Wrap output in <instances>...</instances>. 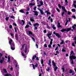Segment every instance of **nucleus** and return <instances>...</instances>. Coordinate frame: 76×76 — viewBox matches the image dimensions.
<instances>
[{
    "instance_id": "nucleus-45",
    "label": "nucleus",
    "mask_w": 76,
    "mask_h": 76,
    "mask_svg": "<svg viewBox=\"0 0 76 76\" xmlns=\"http://www.w3.org/2000/svg\"><path fill=\"white\" fill-rule=\"evenodd\" d=\"M71 14V12L70 11H68V14L69 15H70Z\"/></svg>"
},
{
    "instance_id": "nucleus-4",
    "label": "nucleus",
    "mask_w": 76,
    "mask_h": 76,
    "mask_svg": "<svg viewBox=\"0 0 76 76\" xmlns=\"http://www.w3.org/2000/svg\"><path fill=\"white\" fill-rule=\"evenodd\" d=\"M53 34L56 35V36L58 38H61V36H60L59 34H58V33H56V31L53 32Z\"/></svg>"
},
{
    "instance_id": "nucleus-10",
    "label": "nucleus",
    "mask_w": 76,
    "mask_h": 76,
    "mask_svg": "<svg viewBox=\"0 0 76 76\" xmlns=\"http://www.w3.org/2000/svg\"><path fill=\"white\" fill-rule=\"evenodd\" d=\"M45 13H47V15H51V13L50 12H48V11L46 10L44 12Z\"/></svg>"
},
{
    "instance_id": "nucleus-48",
    "label": "nucleus",
    "mask_w": 76,
    "mask_h": 76,
    "mask_svg": "<svg viewBox=\"0 0 76 76\" xmlns=\"http://www.w3.org/2000/svg\"><path fill=\"white\" fill-rule=\"evenodd\" d=\"M51 45H50H50H48V47H49V48H51Z\"/></svg>"
},
{
    "instance_id": "nucleus-18",
    "label": "nucleus",
    "mask_w": 76,
    "mask_h": 76,
    "mask_svg": "<svg viewBox=\"0 0 76 76\" xmlns=\"http://www.w3.org/2000/svg\"><path fill=\"white\" fill-rule=\"evenodd\" d=\"M65 31H66V29H63L61 30V32H63Z\"/></svg>"
},
{
    "instance_id": "nucleus-57",
    "label": "nucleus",
    "mask_w": 76,
    "mask_h": 76,
    "mask_svg": "<svg viewBox=\"0 0 76 76\" xmlns=\"http://www.w3.org/2000/svg\"><path fill=\"white\" fill-rule=\"evenodd\" d=\"M37 9V7H35L34 8V10H36V9Z\"/></svg>"
},
{
    "instance_id": "nucleus-28",
    "label": "nucleus",
    "mask_w": 76,
    "mask_h": 76,
    "mask_svg": "<svg viewBox=\"0 0 76 76\" xmlns=\"http://www.w3.org/2000/svg\"><path fill=\"white\" fill-rule=\"evenodd\" d=\"M21 22H23V25H25V21L23 20H22Z\"/></svg>"
},
{
    "instance_id": "nucleus-32",
    "label": "nucleus",
    "mask_w": 76,
    "mask_h": 76,
    "mask_svg": "<svg viewBox=\"0 0 76 76\" xmlns=\"http://www.w3.org/2000/svg\"><path fill=\"white\" fill-rule=\"evenodd\" d=\"M68 22H69V21H68V20H66V21L65 24V26H66L67 25V23H68Z\"/></svg>"
},
{
    "instance_id": "nucleus-36",
    "label": "nucleus",
    "mask_w": 76,
    "mask_h": 76,
    "mask_svg": "<svg viewBox=\"0 0 76 76\" xmlns=\"http://www.w3.org/2000/svg\"><path fill=\"white\" fill-rule=\"evenodd\" d=\"M29 25H27L25 27V28H29Z\"/></svg>"
},
{
    "instance_id": "nucleus-46",
    "label": "nucleus",
    "mask_w": 76,
    "mask_h": 76,
    "mask_svg": "<svg viewBox=\"0 0 76 76\" xmlns=\"http://www.w3.org/2000/svg\"><path fill=\"white\" fill-rule=\"evenodd\" d=\"M62 52H66V50H64V49H62Z\"/></svg>"
},
{
    "instance_id": "nucleus-55",
    "label": "nucleus",
    "mask_w": 76,
    "mask_h": 76,
    "mask_svg": "<svg viewBox=\"0 0 76 76\" xmlns=\"http://www.w3.org/2000/svg\"><path fill=\"white\" fill-rule=\"evenodd\" d=\"M43 32L45 34V33H46V32H47V30H44L43 31Z\"/></svg>"
},
{
    "instance_id": "nucleus-38",
    "label": "nucleus",
    "mask_w": 76,
    "mask_h": 76,
    "mask_svg": "<svg viewBox=\"0 0 76 76\" xmlns=\"http://www.w3.org/2000/svg\"><path fill=\"white\" fill-rule=\"evenodd\" d=\"M3 61L2 60H0V63H1L2 64L3 63Z\"/></svg>"
},
{
    "instance_id": "nucleus-15",
    "label": "nucleus",
    "mask_w": 76,
    "mask_h": 76,
    "mask_svg": "<svg viewBox=\"0 0 76 76\" xmlns=\"http://www.w3.org/2000/svg\"><path fill=\"white\" fill-rule=\"evenodd\" d=\"M70 54H70V56H72V54H73L74 56H75V53H74L73 51H71Z\"/></svg>"
},
{
    "instance_id": "nucleus-61",
    "label": "nucleus",
    "mask_w": 76,
    "mask_h": 76,
    "mask_svg": "<svg viewBox=\"0 0 76 76\" xmlns=\"http://www.w3.org/2000/svg\"><path fill=\"white\" fill-rule=\"evenodd\" d=\"M57 49H58V47H56V48H55V51H56L57 50Z\"/></svg>"
},
{
    "instance_id": "nucleus-37",
    "label": "nucleus",
    "mask_w": 76,
    "mask_h": 76,
    "mask_svg": "<svg viewBox=\"0 0 76 76\" xmlns=\"http://www.w3.org/2000/svg\"><path fill=\"white\" fill-rule=\"evenodd\" d=\"M72 12H76V10H75V9H73L72 10Z\"/></svg>"
},
{
    "instance_id": "nucleus-30",
    "label": "nucleus",
    "mask_w": 76,
    "mask_h": 76,
    "mask_svg": "<svg viewBox=\"0 0 76 76\" xmlns=\"http://www.w3.org/2000/svg\"><path fill=\"white\" fill-rule=\"evenodd\" d=\"M55 26V25L54 24L52 26V28H53V29H54V30L56 28L55 27H54Z\"/></svg>"
},
{
    "instance_id": "nucleus-39",
    "label": "nucleus",
    "mask_w": 76,
    "mask_h": 76,
    "mask_svg": "<svg viewBox=\"0 0 76 76\" xmlns=\"http://www.w3.org/2000/svg\"><path fill=\"white\" fill-rule=\"evenodd\" d=\"M44 63V61L43 60V59H42L41 60V64H42Z\"/></svg>"
},
{
    "instance_id": "nucleus-34",
    "label": "nucleus",
    "mask_w": 76,
    "mask_h": 76,
    "mask_svg": "<svg viewBox=\"0 0 76 76\" xmlns=\"http://www.w3.org/2000/svg\"><path fill=\"white\" fill-rule=\"evenodd\" d=\"M39 3H40V5H41V6L43 5V2L42 1H40Z\"/></svg>"
},
{
    "instance_id": "nucleus-7",
    "label": "nucleus",
    "mask_w": 76,
    "mask_h": 76,
    "mask_svg": "<svg viewBox=\"0 0 76 76\" xmlns=\"http://www.w3.org/2000/svg\"><path fill=\"white\" fill-rule=\"evenodd\" d=\"M28 35L29 36H31V35H32V36H34V34H32V32L30 31H28Z\"/></svg>"
},
{
    "instance_id": "nucleus-62",
    "label": "nucleus",
    "mask_w": 76,
    "mask_h": 76,
    "mask_svg": "<svg viewBox=\"0 0 76 76\" xmlns=\"http://www.w3.org/2000/svg\"><path fill=\"white\" fill-rule=\"evenodd\" d=\"M29 14V12H26V15H28Z\"/></svg>"
},
{
    "instance_id": "nucleus-21",
    "label": "nucleus",
    "mask_w": 76,
    "mask_h": 76,
    "mask_svg": "<svg viewBox=\"0 0 76 76\" xmlns=\"http://www.w3.org/2000/svg\"><path fill=\"white\" fill-rule=\"evenodd\" d=\"M3 70L5 73H7V71L6 69H3Z\"/></svg>"
},
{
    "instance_id": "nucleus-40",
    "label": "nucleus",
    "mask_w": 76,
    "mask_h": 76,
    "mask_svg": "<svg viewBox=\"0 0 76 76\" xmlns=\"http://www.w3.org/2000/svg\"><path fill=\"white\" fill-rule=\"evenodd\" d=\"M3 53H0V58H1V57H2V56H3Z\"/></svg>"
},
{
    "instance_id": "nucleus-24",
    "label": "nucleus",
    "mask_w": 76,
    "mask_h": 76,
    "mask_svg": "<svg viewBox=\"0 0 76 76\" xmlns=\"http://www.w3.org/2000/svg\"><path fill=\"white\" fill-rule=\"evenodd\" d=\"M46 28H48V29H50L51 27L48 26V25L47 26Z\"/></svg>"
},
{
    "instance_id": "nucleus-1",
    "label": "nucleus",
    "mask_w": 76,
    "mask_h": 76,
    "mask_svg": "<svg viewBox=\"0 0 76 76\" xmlns=\"http://www.w3.org/2000/svg\"><path fill=\"white\" fill-rule=\"evenodd\" d=\"M39 24H38V23H35L34 25H33V26L34 27V29L35 30H37L38 29V27H36V26H39Z\"/></svg>"
},
{
    "instance_id": "nucleus-52",
    "label": "nucleus",
    "mask_w": 76,
    "mask_h": 76,
    "mask_svg": "<svg viewBox=\"0 0 76 76\" xmlns=\"http://www.w3.org/2000/svg\"><path fill=\"white\" fill-rule=\"evenodd\" d=\"M13 25H14V26H17V25L16 24V23H13Z\"/></svg>"
},
{
    "instance_id": "nucleus-29",
    "label": "nucleus",
    "mask_w": 76,
    "mask_h": 76,
    "mask_svg": "<svg viewBox=\"0 0 76 76\" xmlns=\"http://www.w3.org/2000/svg\"><path fill=\"white\" fill-rule=\"evenodd\" d=\"M47 71H48V72H49L50 70V69L49 67H47V69H46Z\"/></svg>"
},
{
    "instance_id": "nucleus-35",
    "label": "nucleus",
    "mask_w": 76,
    "mask_h": 76,
    "mask_svg": "<svg viewBox=\"0 0 76 76\" xmlns=\"http://www.w3.org/2000/svg\"><path fill=\"white\" fill-rule=\"evenodd\" d=\"M9 17L6 18H5L6 20L7 21L8 20H9Z\"/></svg>"
},
{
    "instance_id": "nucleus-17",
    "label": "nucleus",
    "mask_w": 76,
    "mask_h": 76,
    "mask_svg": "<svg viewBox=\"0 0 76 76\" xmlns=\"http://www.w3.org/2000/svg\"><path fill=\"white\" fill-rule=\"evenodd\" d=\"M35 58H37V56L35 55H34L33 58H32V60H35Z\"/></svg>"
},
{
    "instance_id": "nucleus-33",
    "label": "nucleus",
    "mask_w": 76,
    "mask_h": 76,
    "mask_svg": "<svg viewBox=\"0 0 76 76\" xmlns=\"http://www.w3.org/2000/svg\"><path fill=\"white\" fill-rule=\"evenodd\" d=\"M14 47H11V50H15V48Z\"/></svg>"
},
{
    "instance_id": "nucleus-60",
    "label": "nucleus",
    "mask_w": 76,
    "mask_h": 76,
    "mask_svg": "<svg viewBox=\"0 0 76 76\" xmlns=\"http://www.w3.org/2000/svg\"><path fill=\"white\" fill-rule=\"evenodd\" d=\"M74 7L76 9V5L75 4H73Z\"/></svg>"
},
{
    "instance_id": "nucleus-51",
    "label": "nucleus",
    "mask_w": 76,
    "mask_h": 76,
    "mask_svg": "<svg viewBox=\"0 0 76 76\" xmlns=\"http://www.w3.org/2000/svg\"><path fill=\"white\" fill-rule=\"evenodd\" d=\"M44 47H45L46 48H47V44H45L44 45Z\"/></svg>"
},
{
    "instance_id": "nucleus-56",
    "label": "nucleus",
    "mask_w": 76,
    "mask_h": 76,
    "mask_svg": "<svg viewBox=\"0 0 76 76\" xmlns=\"http://www.w3.org/2000/svg\"><path fill=\"white\" fill-rule=\"evenodd\" d=\"M72 46H73V47H75V43H72Z\"/></svg>"
},
{
    "instance_id": "nucleus-19",
    "label": "nucleus",
    "mask_w": 76,
    "mask_h": 76,
    "mask_svg": "<svg viewBox=\"0 0 76 76\" xmlns=\"http://www.w3.org/2000/svg\"><path fill=\"white\" fill-rule=\"evenodd\" d=\"M19 12H20V13H24V11L23 10H20L19 11Z\"/></svg>"
},
{
    "instance_id": "nucleus-42",
    "label": "nucleus",
    "mask_w": 76,
    "mask_h": 76,
    "mask_svg": "<svg viewBox=\"0 0 76 76\" xmlns=\"http://www.w3.org/2000/svg\"><path fill=\"white\" fill-rule=\"evenodd\" d=\"M32 39H33V41H34V42H35V38H34L33 37H32Z\"/></svg>"
},
{
    "instance_id": "nucleus-26",
    "label": "nucleus",
    "mask_w": 76,
    "mask_h": 76,
    "mask_svg": "<svg viewBox=\"0 0 76 76\" xmlns=\"http://www.w3.org/2000/svg\"><path fill=\"white\" fill-rule=\"evenodd\" d=\"M35 3H34V4H32L31 3H30L29 4V6H34V5H35Z\"/></svg>"
},
{
    "instance_id": "nucleus-53",
    "label": "nucleus",
    "mask_w": 76,
    "mask_h": 76,
    "mask_svg": "<svg viewBox=\"0 0 76 76\" xmlns=\"http://www.w3.org/2000/svg\"><path fill=\"white\" fill-rule=\"evenodd\" d=\"M42 24H43V25H45V22H42Z\"/></svg>"
},
{
    "instance_id": "nucleus-58",
    "label": "nucleus",
    "mask_w": 76,
    "mask_h": 76,
    "mask_svg": "<svg viewBox=\"0 0 76 76\" xmlns=\"http://www.w3.org/2000/svg\"><path fill=\"white\" fill-rule=\"evenodd\" d=\"M72 18H74V19H76V16L75 15L72 16Z\"/></svg>"
},
{
    "instance_id": "nucleus-20",
    "label": "nucleus",
    "mask_w": 76,
    "mask_h": 76,
    "mask_svg": "<svg viewBox=\"0 0 76 76\" xmlns=\"http://www.w3.org/2000/svg\"><path fill=\"white\" fill-rule=\"evenodd\" d=\"M69 73H73V72H74V71H73L72 69H70L69 70Z\"/></svg>"
},
{
    "instance_id": "nucleus-13",
    "label": "nucleus",
    "mask_w": 76,
    "mask_h": 76,
    "mask_svg": "<svg viewBox=\"0 0 76 76\" xmlns=\"http://www.w3.org/2000/svg\"><path fill=\"white\" fill-rule=\"evenodd\" d=\"M51 59H50L49 60V62L48 63V64L50 66H52L51 64Z\"/></svg>"
},
{
    "instance_id": "nucleus-9",
    "label": "nucleus",
    "mask_w": 76,
    "mask_h": 76,
    "mask_svg": "<svg viewBox=\"0 0 76 76\" xmlns=\"http://www.w3.org/2000/svg\"><path fill=\"white\" fill-rule=\"evenodd\" d=\"M75 27H76V25L75 24H74L72 26V28L74 31H75V30H76V28H75Z\"/></svg>"
},
{
    "instance_id": "nucleus-12",
    "label": "nucleus",
    "mask_w": 76,
    "mask_h": 76,
    "mask_svg": "<svg viewBox=\"0 0 76 76\" xmlns=\"http://www.w3.org/2000/svg\"><path fill=\"white\" fill-rule=\"evenodd\" d=\"M71 27H70L69 28H67L66 30V32H69V31H70V30H71Z\"/></svg>"
},
{
    "instance_id": "nucleus-59",
    "label": "nucleus",
    "mask_w": 76,
    "mask_h": 76,
    "mask_svg": "<svg viewBox=\"0 0 76 76\" xmlns=\"http://www.w3.org/2000/svg\"><path fill=\"white\" fill-rule=\"evenodd\" d=\"M61 26L60 25L58 26H57L58 28H61Z\"/></svg>"
},
{
    "instance_id": "nucleus-22",
    "label": "nucleus",
    "mask_w": 76,
    "mask_h": 76,
    "mask_svg": "<svg viewBox=\"0 0 76 76\" xmlns=\"http://www.w3.org/2000/svg\"><path fill=\"white\" fill-rule=\"evenodd\" d=\"M64 44V40H61V42L60 43V44L61 45V44Z\"/></svg>"
},
{
    "instance_id": "nucleus-27",
    "label": "nucleus",
    "mask_w": 76,
    "mask_h": 76,
    "mask_svg": "<svg viewBox=\"0 0 76 76\" xmlns=\"http://www.w3.org/2000/svg\"><path fill=\"white\" fill-rule=\"evenodd\" d=\"M30 20L31 21V22H34V19L32 18H30Z\"/></svg>"
},
{
    "instance_id": "nucleus-11",
    "label": "nucleus",
    "mask_w": 76,
    "mask_h": 76,
    "mask_svg": "<svg viewBox=\"0 0 76 76\" xmlns=\"http://www.w3.org/2000/svg\"><path fill=\"white\" fill-rule=\"evenodd\" d=\"M11 47H15V43H12L11 44H10Z\"/></svg>"
},
{
    "instance_id": "nucleus-50",
    "label": "nucleus",
    "mask_w": 76,
    "mask_h": 76,
    "mask_svg": "<svg viewBox=\"0 0 76 76\" xmlns=\"http://www.w3.org/2000/svg\"><path fill=\"white\" fill-rule=\"evenodd\" d=\"M56 10L58 12H60V10L58 9V8H56Z\"/></svg>"
},
{
    "instance_id": "nucleus-49",
    "label": "nucleus",
    "mask_w": 76,
    "mask_h": 76,
    "mask_svg": "<svg viewBox=\"0 0 76 76\" xmlns=\"http://www.w3.org/2000/svg\"><path fill=\"white\" fill-rule=\"evenodd\" d=\"M52 34V33H49V34H48V35H47V37H48V36H50Z\"/></svg>"
},
{
    "instance_id": "nucleus-6",
    "label": "nucleus",
    "mask_w": 76,
    "mask_h": 76,
    "mask_svg": "<svg viewBox=\"0 0 76 76\" xmlns=\"http://www.w3.org/2000/svg\"><path fill=\"white\" fill-rule=\"evenodd\" d=\"M15 39L16 41H18V39H19V36L17 34H15Z\"/></svg>"
},
{
    "instance_id": "nucleus-41",
    "label": "nucleus",
    "mask_w": 76,
    "mask_h": 76,
    "mask_svg": "<svg viewBox=\"0 0 76 76\" xmlns=\"http://www.w3.org/2000/svg\"><path fill=\"white\" fill-rule=\"evenodd\" d=\"M10 18H11L12 19H14V18H15V17L14 16H11Z\"/></svg>"
},
{
    "instance_id": "nucleus-47",
    "label": "nucleus",
    "mask_w": 76,
    "mask_h": 76,
    "mask_svg": "<svg viewBox=\"0 0 76 76\" xmlns=\"http://www.w3.org/2000/svg\"><path fill=\"white\" fill-rule=\"evenodd\" d=\"M58 6L59 7V8H61V5H60V4H58Z\"/></svg>"
},
{
    "instance_id": "nucleus-3",
    "label": "nucleus",
    "mask_w": 76,
    "mask_h": 76,
    "mask_svg": "<svg viewBox=\"0 0 76 76\" xmlns=\"http://www.w3.org/2000/svg\"><path fill=\"white\" fill-rule=\"evenodd\" d=\"M37 9L39 10L41 15H45V13L44 12V11H43L41 9L39 8H37Z\"/></svg>"
},
{
    "instance_id": "nucleus-44",
    "label": "nucleus",
    "mask_w": 76,
    "mask_h": 76,
    "mask_svg": "<svg viewBox=\"0 0 76 76\" xmlns=\"http://www.w3.org/2000/svg\"><path fill=\"white\" fill-rule=\"evenodd\" d=\"M64 12H62L61 15V16H63V15H64Z\"/></svg>"
},
{
    "instance_id": "nucleus-25",
    "label": "nucleus",
    "mask_w": 76,
    "mask_h": 76,
    "mask_svg": "<svg viewBox=\"0 0 76 76\" xmlns=\"http://www.w3.org/2000/svg\"><path fill=\"white\" fill-rule=\"evenodd\" d=\"M62 67H63V68H62L61 69L63 70V72H64V71H65V68L63 66Z\"/></svg>"
},
{
    "instance_id": "nucleus-5",
    "label": "nucleus",
    "mask_w": 76,
    "mask_h": 76,
    "mask_svg": "<svg viewBox=\"0 0 76 76\" xmlns=\"http://www.w3.org/2000/svg\"><path fill=\"white\" fill-rule=\"evenodd\" d=\"M36 63V64L35 65H34V64H32L33 66V69H34V70H35V67H38V64H37V63Z\"/></svg>"
},
{
    "instance_id": "nucleus-64",
    "label": "nucleus",
    "mask_w": 76,
    "mask_h": 76,
    "mask_svg": "<svg viewBox=\"0 0 76 76\" xmlns=\"http://www.w3.org/2000/svg\"><path fill=\"white\" fill-rule=\"evenodd\" d=\"M36 59L37 60H39V58H38V57H36Z\"/></svg>"
},
{
    "instance_id": "nucleus-14",
    "label": "nucleus",
    "mask_w": 76,
    "mask_h": 76,
    "mask_svg": "<svg viewBox=\"0 0 76 76\" xmlns=\"http://www.w3.org/2000/svg\"><path fill=\"white\" fill-rule=\"evenodd\" d=\"M10 61V57L9 56H8V61L7 62L8 63H9Z\"/></svg>"
},
{
    "instance_id": "nucleus-43",
    "label": "nucleus",
    "mask_w": 76,
    "mask_h": 76,
    "mask_svg": "<svg viewBox=\"0 0 76 76\" xmlns=\"http://www.w3.org/2000/svg\"><path fill=\"white\" fill-rule=\"evenodd\" d=\"M9 28L10 29H12V25H10L9 26Z\"/></svg>"
},
{
    "instance_id": "nucleus-8",
    "label": "nucleus",
    "mask_w": 76,
    "mask_h": 76,
    "mask_svg": "<svg viewBox=\"0 0 76 76\" xmlns=\"http://www.w3.org/2000/svg\"><path fill=\"white\" fill-rule=\"evenodd\" d=\"M32 12H33L34 13H35L34 14V15H35L36 16L38 15V12L35 11H32Z\"/></svg>"
},
{
    "instance_id": "nucleus-31",
    "label": "nucleus",
    "mask_w": 76,
    "mask_h": 76,
    "mask_svg": "<svg viewBox=\"0 0 76 76\" xmlns=\"http://www.w3.org/2000/svg\"><path fill=\"white\" fill-rule=\"evenodd\" d=\"M61 7L62 10H64L65 9V7L64 6H62Z\"/></svg>"
},
{
    "instance_id": "nucleus-54",
    "label": "nucleus",
    "mask_w": 76,
    "mask_h": 76,
    "mask_svg": "<svg viewBox=\"0 0 76 76\" xmlns=\"http://www.w3.org/2000/svg\"><path fill=\"white\" fill-rule=\"evenodd\" d=\"M36 46V47L37 48H38V45L37 44H36L35 45Z\"/></svg>"
},
{
    "instance_id": "nucleus-16",
    "label": "nucleus",
    "mask_w": 76,
    "mask_h": 76,
    "mask_svg": "<svg viewBox=\"0 0 76 76\" xmlns=\"http://www.w3.org/2000/svg\"><path fill=\"white\" fill-rule=\"evenodd\" d=\"M25 44H24L23 45L21 49V50H23V48H24V47H25Z\"/></svg>"
},
{
    "instance_id": "nucleus-23",
    "label": "nucleus",
    "mask_w": 76,
    "mask_h": 76,
    "mask_svg": "<svg viewBox=\"0 0 76 76\" xmlns=\"http://www.w3.org/2000/svg\"><path fill=\"white\" fill-rule=\"evenodd\" d=\"M57 69H58V67L57 66H55L54 68V70L55 72H56Z\"/></svg>"
},
{
    "instance_id": "nucleus-63",
    "label": "nucleus",
    "mask_w": 76,
    "mask_h": 76,
    "mask_svg": "<svg viewBox=\"0 0 76 76\" xmlns=\"http://www.w3.org/2000/svg\"><path fill=\"white\" fill-rule=\"evenodd\" d=\"M5 76H10L9 75V74H6L5 75Z\"/></svg>"
},
{
    "instance_id": "nucleus-2",
    "label": "nucleus",
    "mask_w": 76,
    "mask_h": 76,
    "mask_svg": "<svg viewBox=\"0 0 76 76\" xmlns=\"http://www.w3.org/2000/svg\"><path fill=\"white\" fill-rule=\"evenodd\" d=\"M69 58L71 59V61H73V59H76V56H73V55H72V56L71 55L69 56Z\"/></svg>"
}]
</instances>
